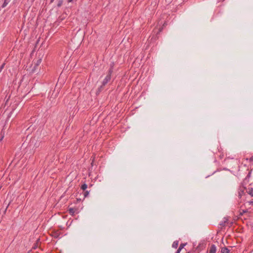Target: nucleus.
Listing matches in <instances>:
<instances>
[{
    "label": "nucleus",
    "instance_id": "a878e982",
    "mask_svg": "<svg viewBox=\"0 0 253 253\" xmlns=\"http://www.w3.org/2000/svg\"><path fill=\"white\" fill-rule=\"evenodd\" d=\"M1 70H1V69H0V72H1Z\"/></svg>",
    "mask_w": 253,
    "mask_h": 253
},
{
    "label": "nucleus",
    "instance_id": "4468645a",
    "mask_svg": "<svg viewBox=\"0 0 253 253\" xmlns=\"http://www.w3.org/2000/svg\"><path fill=\"white\" fill-rule=\"evenodd\" d=\"M62 3H63V1L62 0H59L58 3L57 4L58 7L61 6V5L62 4Z\"/></svg>",
    "mask_w": 253,
    "mask_h": 253
},
{
    "label": "nucleus",
    "instance_id": "2eb2a0df",
    "mask_svg": "<svg viewBox=\"0 0 253 253\" xmlns=\"http://www.w3.org/2000/svg\"><path fill=\"white\" fill-rule=\"evenodd\" d=\"M42 62V59H40L39 60H37V62L36 64V66H38L39 65H40L41 64Z\"/></svg>",
    "mask_w": 253,
    "mask_h": 253
},
{
    "label": "nucleus",
    "instance_id": "412c9836",
    "mask_svg": "<svg viewBox=\"0 0 253 253\" xmlns=\"http://www.w3.org/2000/svg\"><path fill=\"white\" fill-rule=\"evenodd\" d=\"M181 250H182V249H181L180 248H179L177 251L178 252H179V253H180Z\"/></svg>",
    "mask_w": 253,
    "mask_h": 253
},
{
    "label": "nucleus",
    "instance_id": "f03ea898",
    "mask_svg": "<svg viewBox=\"0 0 253 253\" xmlns=\"http://www.w3.org/2000/svg\"><path fill=\"white\" fill-rule=\"evenodd\" d=\"M216 251V248L215 246L214 245H211V246L210 248L209 253H215Z\"/></svg>",
    "mask_w": 253,
    "mask_h": 253
},
{
    "label": "nucleus",
    "instance_id": "a211bd4d",
    "mask_svg": "<svg viewBox=\"0 0 253 253\" xmlns=\"http://www.w3.org/2000/svg\"><path fill=\"white\" fill-rule=\"evenodd\" d=\"M185 245L184 244H181L180 245V246H179V248H180L181 249H182L184 247Z\"/></svg>",
    "mask_w": 253,
    "mask_h": 253
},
{
    "label": "nucleus",
    "instance_id": "0eeeda50",
    "mask_svg": "<svg viewBox=\"0 0 253 253\" xmlns=\"http://www.w3.org/2000/svg\"><path fill=\"white\" fill-rule=\"evenodd\" d=\"M178 246V241H175L173 242L172 245V248L174 249H176Z\"/></svg>",
    "mask_w": 253,
    "mask_h": 253
},
{
    "label": "nucleus",
    "instance_id": "20e7f679",
    "mask_svg": "<svg viewBox=\"0 0 253 253\" xmlns=\"http://www.w3.org/2000/svg\"><path fill=\"white\" fill-rule=\"evenodd\" d=\"M247 192L252 197H253V188L251 187L247 189Z\"/></svg>",
    "mask_w": 253,
    "mask_h": 253
},
{
    "label": "nucleus",
    "instance_id": "dca6fc26",
    "mask_svg": "<svg viewBox=\"0 0 253 253\" xmlns=\"http://www.w3.org/2000/svg\"><path fill=\"white\" fill-rule=\"evenodd\" d=\"M77 0H67L68 3H73L76 2Z\"/></svg>",
    "mask_w": 253,
    "mask_h": 253
},
{
    "label": "nucleus",
    "instance_id": "4be33fe9",
    "mask_svg": "<svg viewBox=\"0 0 253 253\" xmlns=\"http://www.w3.org/2000/svg\"><path fill=\"white\" fill-rule=\"evenodd\" d=\"M112 66H114V63H112V64H110V67H112Z\"/></svg>",
    "mask_w": 253,
    "mask_h": 253
},
{
    "label": "nucleus",
    "instance_id": "1a4fd4ad",
    "mask_svg": "<svg viewBox=\"0 0 253 253\" xmlns=\"http://www.w3.org/2000/svg\"><path fill=\"white\" fill-rule=\"evenodd\" d=\"M10 0H4V1L2 5V7H5L7 4L9 2Z\"/></svg>",
    "mask_w": 253,
    "mask_h": 253
},
{
    "label": "nucleus",
    "instance_id": "b1692460",
    "mask_svg": "<svg viewBox=\"0 0 253 253\" xmlns=\"http://www.w3.org/2000/svg\"><path fill=\"white\" fill-rule=\"evenodd\" d=\"M161 30H162V29H160V30H159V32H161Z\"/></svg>",
    "mask_w": 253,
    "mask_h": 253
},
{
    "label": "nucleus",
    "instance_id": "6ab92c4d",
    "mask_svg": "<svg viewBox=\"0 0 253 253\" xmlns=\"http://www.w3.org/2000/svg\"><path fill=\"white\" fill-rule=\"evenodd\" d=\"M4 65H5V63H3V64L1 65L0 69L1 70H2V69L3 68V67H4Z\"/></svg>",
    "mask_w": 253,
    "mask_h": 253
},
{
    "label": "nucleus",
    "instance_id": "9d476101",
    "mask_svg": "<svg viewBox=\"0 0 253 253\" xmlns=\"http://www.w3.org/2000/svg\"><path fill=\"white\" fill-rule=\"evenodd\" d=\"M87 184H85V183H84V184H82V186H81V189H82L84 191V190L87 188Z\"/></svg>",
    "mask_w": 253,
    "mask_h": 253
},
{
    "label": "nucleus",
    "instance_id": "5701e85b",
    "mask_svg": "<svg viewBox=\"0 0 253 253\" xmlns=\"http://www.w3.org/2000/svg\"><path fill=\"white\" fill-rule=\"evenodd\" d=\"M54 0H50V2H51V3L53 2Z\"/></svg>",
    "mask_w": 253,
    "mask_h": 253
},
{
    "label": "nucleus",
    "instance_id": "aec40b11",
    "mask_svg": "<svg viewBox=\"0 0 253 253\" xmlns=\"http://www.w3.org/2000/svg\"><path fill=\"white\" fill-rule=\"evenodd\" d=\"M250 162H253V156L250 159Z\"/></svg>",
    "mask_w": 253,
    "mask_h": 253
},
{
    "label": "nucleus",
    "instance_id": "ddd939ff",
    "mask_svg": "<svg viewBox=\"0 0 253 253\" xmlns=\"http://www.w3.org/2000/svg\"><path fill=\"white\" fill-rule=\"evenodd\" d=\"M89 194V191H86L84 192V197H86L88 196Z\"/></svg>",
    "mask_w": 253,
    "mask_h": 253
},
{
    "label": "nucleus",
    "instance_id": "393cba45",
    "mask_svg": "<svg viewBox=\"0 0 253 253\" xmlns=\"http://www.w3.org/2000/svg\"><path fill=\"white\" fill-rule=\"evenodd\" d=\"M176 253H180L179 252H178L177 251H176Z\"/></svg>",
    "mask_w": 253,
    "mask_h": 253
},
{
    "label": "nucleus",
    "instance_id": "f8f14e48",
    "mask_svg": "<svg viewBox=\"0 0 253 253\" xmlns=\"http://www.w3.org/2000/svg\"><path fill=\"white\" fill-rule=\"evenodd\" d=\"M228 219L227 217H224L223 221L220 223V225L224 226V224L227 221Z\"/></svg>",
    "mask_w": 253,
    "mask_h": 253
},
{
    "label": "nucleus",
    "instance_id": "9b49d317",
    "mask_svg": "<svg viewBox=\"0 0 253 253\" xmlns=\"http://www.w3.org/2000/svg\"><path fill=\"white\" fill-rule=\"evenodd\" d=\"M248 212V210H242L240 211V215H242L244 213Z\"/></svg>",
    "mask_w": 253,
    "mask_h": 253
},
{
    "label": "nucleus",
    "instance_id": "39448f33",
    "mask_svg": "<svg viewBox=\"0 0 253 253\" xmlns=\"http://www.w3.org/2000/svg\"><path fill=\"white\" fill-rule=\"evenodd\" d=\"M221 253H229V250L228 248L226 247L222 248L221 249Z\"/></svg>",
    "mask_w": 253,
    "mask_h": 253
},
{
    "label": "nucleus",
    "instance_id": "423d86ee",
    "mask_svg": "<svg viewBox=\"0 0 253 253\" xmlns=\"http://www.w3.org/2000/svg\"><path fill=\"white\" fill-rule=\"evenodd\" d=\"M245 193L244 191L243 190H239L238 191V197L239 198H241L243 195H244Z\"/></svg>",
    "mask_w": 253,
    "mask_h": 253
},
{
    "label": "nucleus",
    "instance_id": "7ed1b4c3",
    "mask_svg": "<svg viewBox=\"0 0 253 253\" xmlns=\"http://www.w3.org/2000/svg\"><path fill=\"white\" fill-rule=\"evenodd\" d=\"M69 213L72 215H73L77 211V209L74 208H70L68 210Z\"/></svg>",
    "mask_w": 253,
    "mask_h": 253
},
{
    "label": "nucleus",
    "instance_id": "f3484780",
    "mask_svg": "<svg viewBox=\"0 0 253 253\" xmlns=\"http://www.w3.org/2000/svg\"><path fill=\"white\" fill-rule=\"evenodd\" d=\"M249 205H252L253 206V201H249L247 202Z\"/></svg>",
    "mask_w": 253,
    "mask_h": 253
},
{
    "label": "nucleus",
    "instance_id": "6e6552de",
    "mask_svg": "<svg viewBox=\"0 0 253 253\" xmlns=\"http://www.w3.org/2000/svg\"><path fill=\"white\" fill-rule=\"evenodd\" d=\"M113 72V66H112V67H110L109 70H108L107 75H109V76L111 77Z\"/></svg>",
    "mask_w": 253,
    "mask_h": 253
},
{
    "label": "nucleus",
    "instance_id": "f257e3e1",
    "mask_svg": "<svg viewBox=\"0 0 253 253\" xmlns=\"http://www.w3.org/2000/svg\"><path fill=\"white\" fill-rule=\"evenodd\" d=\"M111 77L109 76V75H107L105 79L103 80L102 82V85L100 86V89L103 88L105 85H106L111 80Z\"/></svg>",
    "mask_w": 253,
    "mask_h": 253
}]
</instances>
